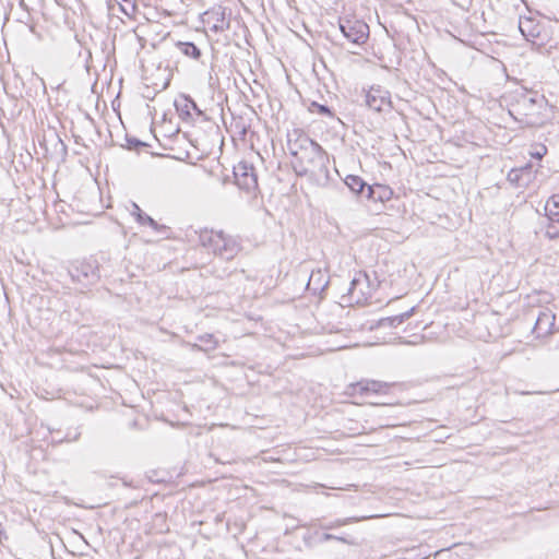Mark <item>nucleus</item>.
I'll return each mask as SVG.
<instances>
[{
	"label": "nucleus",
	"mask_w": 559,
	"mask_h": 559,
	"mask_svg": "<svg viewBox=\"0 0 559 559\" xmlns=\"http://www.w3.org/2000/svg\"><path fill=\"white\" fill-rule=\"evenodd\" d=\"M185 108H186V112L189 114V108H192L194 110L198 111V114H201V110H199V108L197 107V104L189 97H186L185 98Z\"/></svg>",
	"instance_id": "obj_21"
},
{
	"label": "nucleus",
	"mask_w": 559,
	"mask_h": 559,
	"mask_svg": "<svg viewBox=\"0 0 559 559\" xmlns=\"http://www.w3.org/2000/svg\"><path fill=\"white\" fill-rule=\"evenodd\" d=\"M370 295V287L368 283V277L366 274L359 273L355 276L348 288L349 298L356 304H360L366 301Z\"/></svg>",
	"instance_id": "obj_9"
},
{
	"label": "nucleus",
	"mask_w": 559,
	"mask_h": 559,
	"mask_svg": "<svg viewBox=\"0 0 559 559\" xmlns=\"http://www.w3.org/2000/svg\"><path fill=\"white\" fill-rule=\"evenodd\" d=\"M532 24V21L530 19H526L525 21H520L519 28L523 36H525L527 39L528 37H535L536 34L533 31L526 32V26H530Z\"/></svg>",
	"instance_id": "obj_19"
},
{
	"label": "nucleus",
	"mask_w": 559,
	"mask_h": 559,
	"mask_svg": "<svg viewBox=\"0 0 559 559\" xmlns=\"http://www.w3.org/2000/svg\"><path fill=\"white\" fill-rule=\"evenodd\" d=\"M322 539L323 540L337 539V540H340L342 543H347L344 537H337V536H334V535L328 534V533L323 534Z\"/></svg>",
	"instance_id": "obj_25"
},
{
	"label": "nucleus",
	"mask_w": 559,
	"mask_h": 559,
	"mask_svg": "<svg viewBox=\"0 0 559 559\" xmlns=\"http://www.w3.org/2000/svg\"><path fill=\"white\" fill-rule=\"evenodd\" d=\"M328 285L325 274L321 270L313 271L308 280L307 288L313 293L323 290Z\"/></svg>",
	"instance_id": "obj_11"
},
{
	"label": "nucleus",
	"mask_w": 559,
	"mask_h": 559,
	"mask_svg": "<svg viewBox=\"0 0 559 559\" xmlns=\"http://www.w3.org/2000/svg\"><path fill=\"white\" fill-rule=\"evenodd\" d=\"M115 1L118 2L119 4L122 2H128V0H115Z\"/></svg>",
	"instance_id": "obj_27"
},
{
	"label": "nucleus",
	"mask_w": 559,
	"mask_h": 559,
	"mask_svg": "<svg viewBox=\"0 0 559 559\" xmlns=\"http://www.w3.org/2000/svg\"><path fill=\"white\" fill-rule=\"evenodd\" d=\"M292 163L298 175L319 176L326 171L328 157L322 147L314 143Z\"/></svg>",
	"instance_id": "obj_2"
},
{
	"label": "nucleus",
	"mask_w": 559,
	"mask_h": 559,
	"mask_svg": "<svg viewBox=\"0 0 559 559\" xmlns=\"http://www.w3.org/2000/svg\"><path fill=\"white\" fill-rule=\"evenodd\" d=\"M177 48L187 57L198 60L201 57L200 49L193 43L179 41Z\"/></svg>",
	"instance_id": "obj_13"
},
{
	"label": "nucleus",
	"mask_w": 559,
	"mask_h": 559,
	"mask_svg": "<svg viewBox=\"0 0 559 559\" xmlns=\"http://www.w3.org/2000/svg\"><path fill=\"white\" fill-rule=\"evenodd\" d=\"M547 153V147L545 145H537L534 151L531 152V156L537 159H542L544 155Z\"/></svg>",
	"instance_id": "obj_20"
},
{
	"label": "nucleus",
	"mask_w": 559,
	"mask_h": 559,
	"mask_svg": "<svg viewBox=\"0 0 559 559\" xmlns=\"http://www.w3.org/2000/svg\"><path fill=\"white\" fill-rule=\"evenodd\" d=\"M201 340H202V341H205V342H207V343H211L210 348H214V347H215V342H213V340H212V335H206V336H204V337H201Z\"/></svg>",
	"instance_id": "obj_26"
},
{
	"label": "nucleus",
	"mask_w": 559,
	"mask_h": 559,
	"mask_svg": "<svg viewBox=\"0 0 559 559\" xmlns=\"http://www.w3.org/2000/svg\"><path fill=\"white\" fill-rule=\"evenodd\" d=\"M313 106H316L318 108V112L321 114V115H329V116H332V112L331 110L329 109V107L324 106V105H318L316 103H313Z\"/></svg>",
	"instance_id": "obj_23"
},
{
	"label": "nucleus",
	"mask_w": 559,
	"mask_h": 559,
	"mask_svg": "<svg viewBox=\"0 0 559 559\" xmlns=\"http://www.w3.org/2000/svg\"><path fill=\"white\" fill-rule=\"evenodd\" d=\"M234 177L236 185L242 190L249 192L258 187L254 167L247 162H240L234 167Z\"/></svg>",
	"instance_id": "obj_4"
},
{
	"label": "nucleus",
	"mask_w": 559,
	"mask_h": 559,
	"mask_svg": "<svg viewBox=\"0 0 559 559\" xmlns=\"http://www.w3.org/2000/svg\"><path fill=\"white\" fill-rule=\"evenodd\" d=\"M120 10L127 15V16H132L135 11H136V7L133 2H131L130 0H128V2H122L120 3Z\"/></svg>",
	"instance_id": "obj_18"
},
{
	"label": "nucleus",
	"mask_w": 559,
	"mask_h": 559,
	"mask_svg": "<svg viewBox=\"0 0 559 559\" xmlns=\"http://www.w3.org/2000/svg\"><path fill=\"white\" fill-rule=\"evenodd\" d=\"M556 331V314L549 309L539 311L533 332L537 337H547Z\"/></svg>",
	"instance_id": "obj_8"
},
{
	"label": "nucleus",
	"mask_w": 559,
	"mask_h": 559,
	"mask_svg": "<svg viewBox=\"0 0 559 559\" xmlns=\"http://www.w3.org/2000/svg\"><path fill=\"white\" fill-rule=\"evenodd\" d=\"M340 29L349 41L360 45L369 36V26L359 20H340Z\"/></svg>",
	"instance_id": "obj_3"
},
{
	"label": "nucleus",
	"mask_w": 559,
	"mask_h": 559,
	"mask_svg": "<svg viewBox=\"0 0 559 559\" xmlns=\"http://www.w3.org/2000/svg\"><path fill=\"white\" fill-rule=\"evenodd\" d=\"M71 276L80 283H94L99 277L97 269L88 262H82L71 271Z\"/></svg>",
	"instance_id": "obj_10"
},
{
	"label": "nucleus",
	"mask_w": 559,
	"mask_h": 559,
	"mask_svg": "<svg viewBox=\"0 0 559 559\" xmlns=\"http://www.w3.org/2000/svg\"><path fill=\"white\" fill-rule=\"evenodd\" d=\"M394 385V383L377 381V380H361L348 386V394L356 396L368 395L369 393L384 394Z\"/></svg>",
	"instance_id": "obj_6"
},
{
	"label": "nucleus",
	"mask_w": 559,
	"mask_h": 559,
	"mask_svg": "<svg viewBox=\"0 0 559 559\" xmlns=\"http://www.w3.org/2000/svg\"><path fill=\"white\" fill-rule=\"evenodd\" d=\"M545 211L550 221L559 223V194L549 198Z\"/></svg>",
	"instance_id": "obj_12"
},
{
	"label": "nucleus",
	"mask_w": 559,
	"mask_h": 559,
	"mask_svg": "<svg viewBox=\"0 0 559 559\" xmlns=\"http://www.w3.org/2000/svg\"><path fill=\"white\" fill-rule=\"evenodd\" d=\"M199 242L211 250L215 255L225 260H231L240 251L241 247L237 238L224 231L203 229L199 233Z\"/></svg>",
	"instance_id": "obj_1"
},
{
	"label": "nucleus",
	"mask_w": 559,
	"mask_h": 559,
	"mask_svg": "<svg viewBox=\"0 0 559 559\" xmlns=\"http://www.w3.org/2000/svg\"><path fill=\"white\" fill-rule=\"evenodd\" d=\"M378 326L379 328H388V326H392V321H391V317H386V318H382L378 321Z\"/></svg>",
	"instance_id": "obj_24"
},
{
	"label": "nucleus",
	"mask_w": 559,
	"mask_h": 559,
	"mask_svg": "<svg viewBox=\"0 0 559 559\" xmlns=\"http://www.w3.org/2000/svg\"><path fill=\"white\" fill-rule=\"evenodd\" d=\"M345 183L355 193H360L366 186L365 181L358 176H347Z\"/></svg>",
	"instance_id": "obj_14"
},
{
	"label": "nucleus",
	"mask_w": 559,
	"mask_h": 559,
	"mask_svg": "<svg viewBox=\"0 0 559 559\" xmlns=\"http://www.w3.org/2000/svg\"><path fill=\"white\" fill-rule=\"evenodd\" d=\"M413 312H414V308H412L411 310L405 311L401 314L392 316L391 317L392 326H397V325L402 324L405 320H407L408 318L412 317Z\"/></svg>",
	"instance_id": "obj_16"
},
{
	"label": "nucleus",
	"mask_w": 559,
	"mask_h": 559,
	"mask_svg": "<svg viewBox=\"0 0 559 559\" xmlns=\"http://www.w3.org/2000/svg\"><path fill=\"white\" fill-rule=\"evenodd\" d=\"M314 143V141L299 130H293L287 134V150L294 159L299 157L306 151V147L308 148V146H312Z\"/></svg>",
	"instance_id": "obj_7"
},
{
	"label": "nucleus",
	"mask_w": 559,
	"mask_h": 559,
	"mask_svg": "<svg viewBox=\"0 0 559 559\" xmlns=\"http://www.w3.org/2000/svg\"><path fill=\"white\" fill-rule=\"evenodd\" d=\"M133 207L134 210L136 211V215H138V221L143 224V225H150L154 228L157 227V223L148 215L146 214H143L141 212V209L136 205V204H133Z\"/></svg>",
	"instance_id": "obj_15"
},
{
	"label": "nucleus",
	"mask_w": 559,
	"mask_h": 559,
	"mask_svg": "<svg viewBox=\"0 0 559 559\" xmlns=\"http://www.w3.org/2000/svg\"><path fill=\"white\" fill-rule=\"evenodd\" d=\"M354 521H359V519H356V518H348V519H343V520H336L335 522H332L330 524H325L323 526V528L325 530H332L334 527H338V526H343V525H346L350 522H354Z\"/></svg>",
	"instance_id": "obj_17"
},
{
	"label": "nucleus",
	"mask_w": 559,
	"mask_h": 559,
	"mask_svg": "<svg viewBox=\"0 0 559 559\" xmlns=\"http://www.w3.org/2000/svg\"><path fill=\"white\" fill-rule=\"evenodd\" d=\"M526 168H522V169H512L509 174H508V179L512 182L514 181H518L519 180V173L520 171H523L525 170Z\"/></svg>",
	"instance_id": "obj_22"
},
{
	"label": "nucleus",
	"mask_w": 559,
	"mask_h": 559,
	"mask_svg": "<svg viewBox=\"0 0 559 559\" xmlns=\"http://www.w3.org/2000/svg\"><path fill=\"white\" fill-rule=\"evenodd\" d=\"M365 103L368 108L376 112L386 111L391 109L390 92L381 86H371L366 93Z\"/></svg>",
	"instance_id": "obj_5"
}]
</instances>
